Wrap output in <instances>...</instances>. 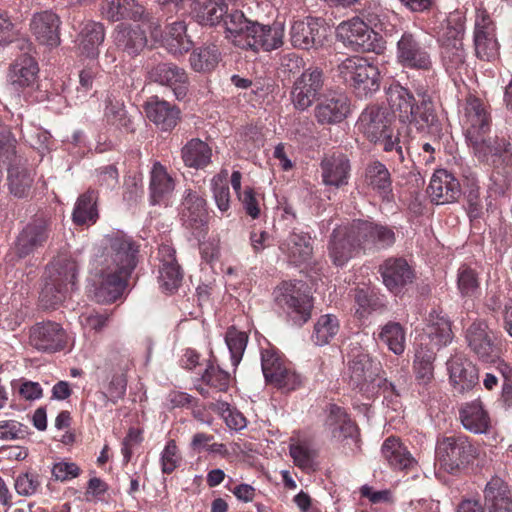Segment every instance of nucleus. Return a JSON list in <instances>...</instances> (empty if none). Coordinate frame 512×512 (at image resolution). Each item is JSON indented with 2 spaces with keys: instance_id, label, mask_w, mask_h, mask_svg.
<instances>
[{
  "instance_id": "nucleus-1",
  "label": "nucleus",
  "mask_w": 512,
  "mask_h": 512,
  "mask_svg": "<svg viewBox=\"0 0 512 512\" xmlns=\"http://www.w3.org/2000/svg\"><path fill=\"white\" fill-rule=\"evenodd\" d=\"M463 127L468 144L480 160L489 155L508 152L510 143L505 139L498 140L490 134L491 118L484 104L477 98L467 101L464 108Z\"/></svg>"
},
{
  "instance_id": "nucleus-2",
  "label": "nucleus",
  "mask_w": 512,
  "mask_h": 512,
  "mask_svg": "<svg viewBox=\"0 0 512 512\" xmlns=\"http://www.w3.org/2000/svg\"><path fill=\"white\" fill-rule=\"evenodd\" d=\"M479 451L463 434L438 438L435 448L440 467L450 474L466 469L478 457Z\"/></svg>"
},
{
  "instance_id": "nucleus-3",
  "label": "nucleus",
  "mask_w": 512,
  "mask_h": 512,
  "mask_svg": "<svg viewBox=\"0 0 512 512\" xmlns=\"http://www.w3.org/2000/svg\"><path fill=\"white\" fill-rule=\"evenodd\" d=\"M340 78L358 97H368L380 89L378 67L359 56L346 58L338 65Z\"/></svg>"
},
{
  "instance_id": "nucleus-4",
  "label": "nucleus",
  "mask_w": 512,
  "mask_h": 512,
  "mask_svg": "<svg viewBox=\"0 0 512 512\" xmlns=\"http://www.w3.org/2000/svg\"><path fill=\"white\" fill-rule=\"evenodd\" d=\"M138 253L139 245L131 237L122 232H113L104 237L102 252L97 261L133 272L138 262Z\"/></svg>"
},
{
  "instance_id": "nucleus-5",
  "label": "nucleus",
  "mask_w": 512,
  "mask_h": 512,
  "mask_svg": "<svg viewBox=\"0 0 512 512\" xmlns=\"http://www.w3.org/2000/svg\"><path fill=\"white\" fill-rule=\"evenodd\" d=\"M396 56L404 67L429 70L432 67L431 41L422 33L405 31L397 41Z\"/></svg>"
},
{
  "instance_id": "nucleus-6",
  "label": "nucleus",
  "mask_w": 512,
  "mask_h": 512,
  "mask_svg": "<svg viewBox=\"0 0 512 512\" xmlns=\"http://www.w3.org/2000/svg\"><path fill=\"white\" fill-rule=\"evenodd\" d=\"M51 220L44 214H36L21 230L15 241V252L25 258L43 247L50 237Z\"/></svg>"
},
{
  "instance_id": "nucleus-7",
  "label": "nucleus",
  "mask_w": 512,
  "mask_h": 512,
  "mask_svg": "<svg viewBox=\"0 0 512 512\" xmlns=\"http://www.w3.org/2000/svg\"><path fill=\"white\" fill-rule=\"evenodd\" d=\"M131 273L97 261L96 276L98 280L95 293L97 300L99 302L116 301L125 291Z\"/></svg>"
},
{
  "instance_id": "nucleus-8",
  "label": "nucleus",
  "mask_w": 512,
  "mask_h": 512,
  "mask_svg": "<svg viewBox=\"0 0 512 512\" xmlns=\"http://www.w3.org/2000/svg\"><path fill=\"white\" fill-rule=\"evenodd\" d=\"M349 384L361 392L375 393V382L382 372V365L368 353L359 352L349 361Z\"/></svg>"
},
{
  "instance_id": "nucleus-9",
  "label": "nucleus",
  "mask_w": 512,
  "mask_h": 512,
  "mask_svg": "<svg viewBox=\"0 0 512 512\" xmlns=\"http://www.w3.org/2000/svg\"><path fill=\"white\" fill-rule=\"evenodd\" d=\"M378 36L358 17L342 22L337 27V38L356 52L375 51Z\"/></svg>"
},
{
  "instance_id": "nucleus-10",
  "label": "nucleus",
  "mask_w": 512,
  "mask_h": 512,
  "mask_svg": "<svg viewBox=\"0 0 512 512\" xmlns=\"http://www.w3.org/2000/svg\"><path fill=\"white\" fill-rule=\"evenodd\" d=\"M357 233L352 232V223L335 228L330 235L327 250L331 262L337 267L346 265L363 249L357 240Z\"/></svg>"
},
{
  "instance_id": "nucleus-11",
  "label": "nucleus",
  "mask_w": 512,
  "mask_h": 512,
  "mask_svg": "<svg viewBox=\"0 0 512 512\" xmlns=\"http://www.w3.org/2000/svg\"><path fill=\"white\" fill-rule=\"evenodd\" d=\"M465 338L471 352L482 362L493 363L499 359L496 337L485 322H473L467 328Z\"/></svg>"
},
{
  "instance_id": "nucleus-12",
  "label": "nucleus",
  "mask_w": 512,
  "mask_h": 512,
  "mask_svg": "<svg viewBox=\"0 0 512 512\" xmlns=\"http://www.w3.org/2000/svg\"><path fill=\"white\" fill-rule=\"evenodd\" d=\"M28 343L31 347L43 353H55L66 346V333L56 322H38L29 329Z\"/></svg>"
},
{
  "instance_id": "nucleus-13",
  "label": "nucleus",
  "mask_w": 512,
  "mask_h": 512,
  "mask_svg": "<svg viewBox=\"0 0 512 512\" xmlns=\"http://www.w3.org/2000/svg\"><path fill=\"white\" fill-rule=\"evenodd\" d=\"M324 85V75L319 68L304 71L294 82L292 102L300 111L309 108L317 99Z\"/></svg>"
},
{
  "instance_id": "nucleus-14",
  "label": "nucleus",
  "mask_w": 512,
  "mask_h": 512,
  "mask_svg": "<svg viewBox=\"0 0 512 512\" xmlns=\"http://www.w3.org/2000/svg\"><path fill=\"white\" fill-rule=\"evenodd\" d=\"M181 206L180 219L183 226L196 237L204 235L208 224L206 200L197 192L187 190Z\"/></svg>"
},
{
  "instance_id": "nucleus-15",
  "label": "nucleus",
  "mask_w": 512,
  "mask_h": 512,
  "mask_svg": "<svg viewBox=\"0 0 512 512\" xmlns=\"http://www.w3.org/2000/svg\"><path fill=\"white\" fill-rule=\"evenodd\" d=\"M474 47L476 56L484 61H493L499 55L495 27L485 11L479 12L476 17Z\"/></svg>"
},
{
  "instance_id": "nucleus-16",
  "label": "nucleus",
  "mask_w": 512,
  "mask_h": 512,
  "mask_svg": "<svg viewBox=\"0 0 512 512\" xmlns=\"http://www.w3.org/2000/svg\"><path fill=\"white\" fill-rule=\"evenodd\" d=\"M148 76L152 82L169 87L177 100H183L188 93V75L173 63H159L151 67Z\"/></svg>"
},
{
  "instance_id": "nucleus-17",
  "label": "nucleus",
  "mask_w": 512,
  "mask_h": 512,
  "mask_svg": "<svg viewBox=\"0 0 512 512\" xmlns=\"http://www.w3.org/2000/svg\"><path fill=\"white\" fill-rule=\"evenodd\" d=\"M102 17L111 22L133 20L148 22L149 12L136 0H103L100 5Z\"/></svg>"
},
{
  "instance_id": "nucleus-18",
  "label": "nucleus",
  "mask_w": 512,
  "mask_h": 512,
  "mask_svg": "<svg viewBox=\"0 0 512 512\" xmlns=\"http://www.w3.org/2000/svg\"><path fill=\"white\" fill-rule=\"evenodd\" d=\"M314 308L310 287L301 279L290 285V325L302 327L312 317Z\"/></svg>"
},
{
  "instance_id": "nucleus-19",
  "label": "nucleus",
  "mask_w": 512,
  "mask_h": 512,
  "mask_svg": "<svg viewBox=\"0 0 512 512\" xmlns=\"http://www.w3.org/2000/svg\"><path fill=\"white\" fill-rule=\"evenodd\" d=\"M352 232L357 233V240L364 250L372 247L385 248L395 242V233L391 228L366 220H354Z\"/></svg>"
},
{
  "instance_id": "nucleus-20",
  "label": "nucleus",
  "mask_w": 512,
  "mask_h": 512,
  "mask_svg": "<svg viewBox=\"0 0 512 512\" xmlns=\"http://www.w3.org/2000/svg\"><path fill=\"white\" fill-rule=\"evenodd\" d=\"M450 382L458 394L473 389L479 382L478 369L462 355H455L447 362Z\"/></svg>"
},
{
  "instance_id": "nucleus-21",
  "label": "nucleus",
  "mask_w": 512,
  "mask_h": 512,
  "mask_svg": "<svg viewBox=\"0 0 512 512\" xmlns=\"http://www.w3.org/2000/svg\"><path fill=\"white\" fill-rule=\"evenodd\" d=\"M357 128L371 142L377 143L392 129L391 118L385 109L369 106L361 113L357 121Z\"/></svg>"
},
{
  "instance_id": "nucleus-22",
  "label": "nucleus",
  "mask_w": 512,
  "mask_h": 512,
  "mask_svg": "<svg viewBox=\"0 0 512 512\" xmlns=\"http://www.w3.org/2000/svg\"><path fill=\"white\" fill-rule=\"evenodd\" d=\"M453 333L449 319L441 312H430L427 323L419 336L422 345L440 349L452 341Z\"/></svg>"
},
{
  "instance_id": "nucleus-23",
  "label": "nucleus",
  "mask_w": 512,
  "mask_h": 512,
  "mask_svg": "<svg viewBox=\"0 0 512 512\" xmlns=\"http://www.w3.org/2000/svg\"><path fill=\"white\" fill-rule=\"evenodd\" d=\"M349 111L348 97L340 92H331L317 104L315 117L320 124H336L342 122Z\"/></svg>"
},
{
  "instance_id": "nucleus-24",
  "label": "nucleus",
  "mask_w": 512,
  "mask_h": 512,
  "mask_svg": "<svg viewBox=\"0 0 512 512\" xmlns=\"http://www.w3.org/2000/svg\"><path fill=\"white\" fill-rule=\"evenodd\" d=\"M60 25L58 15L52 11H43L33 15L30 29L40 44L57 47L60 44Z\"/></svg>"
},
{
  "instance_id": "nucleus-25",
  "label": "nucleus",
  "mask_w": 512,
  "mask_h": 512,
  "mask_svg": "<svg viewBox=\"0 0 512 512\" xmlns=\"http://www.w3.org/2000/svg\"><path fill=\"white\" fill-rule=\"evenodd\" d=\"M427 192L436 204L455 202L461 195L459 181L447 170H437L429 183Z\"/></svg>"
},
{
  "instance_id": "nucleus-26",
  "label": "nucleus",
  "mask_w": 512,
  "mask_h": 512,
  "mask_svg": "<svg viewBox=\"0 0 512 512\" xmlns=\"http://www.w3.org/2000/svg\"><path fill=\"white\" fill-rule=\"evenodd\" d=\"M144 108L147 118L161 131H171L180 120V109L158 96L151 97Z\"/></svg>"
},
{
  "instance_id": "nucleus-27",
  "label": "nucleus",
  "mask_w": 512,
  "mask_h": 512,
  "mask_svg": "<svg viewBox=\"0 0 512 512\" xmlns=\"http://www.w3.org/2000/svg\"><path fill=\"white\" fill-rule=\"evenodd\" d=\"M381 276L385 286L398 294L404 286L412 283L414 273L407 261L402 258H389L380 266Z\"/></svg>"
},
{
  "instance_id": "nucleus-28",
  "label": "nucleus",
  "mask_w": 512,
  "mask_h": 512,
  "mask_svg": "<svg viewBox=\"0 0 512 512\" xmlns=\"http://www.w3.org/2000/svg\"><path fill=\"white\" fill-rule=\"evenodd\" d=\"M322 179L327 186L340 188L348 184L350 176V161L339 152L326 155L321 161Z\"/></svg>"
},
{
  "instance_id": "nucleus-29",
  "label": "nucleus",
  "mask_w": 512,
  "mask_h": 512,
  "mask_svg": "<svg viewBox=\"0 0 512 512\" xmlns=\"http://www.w3.org/2000/svg\"><path fill=\"white\" fill-rule=\"evenodd\" d=\"M284 28L274 24L273 26L261 25L258 22L251 27L250 34L246 40V46L254 51L263 49L271 51L283 44Z\"/></svg>"
},
{
  "instance_id": "nucleus-30",
  "label": "nucleus",
  "mask_w": 512,
  "mask_h": 512,
  "mask_svg": "<svg viewBox=\"0 0 512 512\" xmlns=\"http://www.w3.org/2000/svg\"><path fill=\"white\" fill-rule=\"evenodd\" d=\"M261 367L267 384L277 389L287 386L288 369L284 360L274 348H267L261 351Z\"/></svg>"
},
{
  "instance_id": "nucleus-31",
  "label": "nucleus",
  "mask_w": 512,
  "mask_h": 512,
  "mask_svg": "<svg viewBox=\"0 0 512 512\" xmlns=\"http://www.w3.org/2000/svg\"><path fill=\"white\" fill-rule=\"evenodd\" d=\"M441 55L443 66L454 81L467 73L466 52L461 39L443 40Z\"/></svg>"
},
{
  "instance_id": "nucleus-32",
  "label": "nucleus",
  "mask_w": 512,
  "mask_h": 512,
  "mask_svg": "<svg viewBox=\"0 0 512 512\" xmlns=\"http://www.w3.org/2000/svg\"><path fill=\"white\" fill-rule=\"evenodd\" d=\"M113 37L115 45L130 56L138 55L147 44L146 33L138 25L118 24Z\"/></svg>"
},
{
  "instance_id": "nucleus-33",
  "label": "nucleus",
  "mask_w": 512,
  "mask_h": 512,
  "mask_svg": "<svg viewBox=\"0 0 512 512\" xmlns=\"http://www.w3.org/2000/svg\"><path fill=\"white\" fill-rule=\"evenodd\" d=\"M485 507L488 512H511L512 494L508 484L500 477H493L484 489Z\"/></svg>"
},
{
  "instance_id": "nucleus-34",
  "label": "nucleus",
  "mask_w": 512,
  "mask_h": 512,
  "mask_svg": "<svg viewBox=\"0 0 512 512\" xmlns=\"http://www.w3.org/2000/svg\"><path fill=\"white\" fill-rule=\"evenodd\" d=\"M459 419L463 427L474 434L487 433L490 428V417L482 402H467L459 409Z\"/></svg>"
},
{
  "instance_id": "nucleus-35",
  "label": "nucleus",
  "mask_w": 512,
  "mask_h": 512,
  "mask_svg": "<svg viewBox=\"0 0 512 512\" xmlns=\"http://www.w3.org/2000/svg\"><path fill=\"white\" fill-rule=\"evenodd\" d=\"M38 64L28 53L21 54L10 66L8 82L16 89L32 85L38 74Z\"/></svg>"
},
{
  "instance_id": "nucleus-36",
  "label": "nucleus",
  "mask_w": 512,
  "mask_h": 512,
  "mask_svg": "<svg viewBox=\"0 0 512 512\" xmlns=\"http://www.w3.org/2000/svg\"><path fill=\"white\" fill-rule=\"evenodd\" d=\"M48 280L73 290L78 277V265L76 261L66 254L58 255L48 268Z\"/></svg>"
},
{
  "instance_id": "nucleus-37",
  "label": "nucleus",
  "mask_w": 512,
  "mask_h": 512,
  "mask_svg": "<svg viewBox=\"0 0 512 512\" xmlns=\"http://www.w3.org/2000/svg\"><path fill=\"white\" fill-rule=\"evenodd\" d=\"M290 457L300 469L314 470L317 450L310 437L294 432V435L290 437Z\"/></svg>"
},
{
  "instance_id": "nucleus-38",
  "label": "nucleus",
  "mask_w": 512,
  "mask_h": 512,
  "mask_svg": "<svg viewBox=\"0 0 512 512\" xmlns=\"http://www.w3.org/2000/svg\"><path fill=\"white\" fill-rule=\"evenodd\" d=\"M388 104L399 120L403 123L412 115V109L416 104L414 95L398 83L391 84L386 89Z\"/></svg>"
},
{
  "instance_id": "nucleus-39",
  "label": "nucleus",
  "mask_w": 512,
  "mask_h": 512,
  "mask_svg": "<svg viewBox=\"0 0 512 512\" xmlns=\"http://www.w3.org/2000/svg\"><path fill=\"white\" fill-rule=\"evenodd\" d=\"M175 188L174 180L159 162L153 164L150 172V199L153 205L167 199Z\"/></svg>"
},
{
  "instance_id": "nucleus-40",
  "label": "nucleus",
  "mask_w": 512,
  "mask_h": 512,
  "mask_svg": "<svg viewBox=\"0 0 512 512\" xmlns=\"http://www.w3.org/2000/svg\"><path fill=\"white\" fill-rule=\"evenodd\" d=\"M326 425L336 440L353 438L358 433L357 425L348 417L346 411L337 406L330 405Z\"/></svg>"
},
{
  "instance_id": "nucleus-41",
  "label": "nucleus",
  "mask_w": 512,
  "mask_h": 512,
  "mask_svg": "<svg viewBox=\"0 0 512 512\" xmlns=\"http://www.w3.org/2000/svg\"><path fill=\"white\" fill-rule=\"evenodd\" d=\"M105 38L104 26L99 22L89 21L82 27L78 41L83 55L95 58L99 54V46Z\"/></svg>"
},
{
  "instance_id": "nucleus-42",
  "label": "nucleus",
  "mask_w": 512,
  "mask_h": 512,
  "mask_svg": "<svg viewBox=\"0 0 512 512\" xmlns=\"http://www.w3.org/2000/svg\"><path fill=\"white\" fill-rule=\"evenodd\" d=\"M381 452L389 465L395 469H409L415 463L411 453L396 437L387 438L382 445Z\"/></svg>"
},
{
  "instance_id": "nucleus-43",
  "label": "nucleus",
  "mask_w": 512,
  "mask_h": 512,
  "mask_svg": "<svg viewBox=\"0 0 512 512\" xmlns=\"http://www.w3.org/2000/svg\"><path fill=\"white\" fill-rule=\"evenodd\" d=\"M318 21L312 17L294 21L290 28V42L295 48L308 50L315 44Z\"/></svg>"
},
{
  "instance_id": "nucleus-44",
  "label": "nucleus",
  "mask_w": 512,
  "mask_h": 512,
  "mask_svg": "<svg viewBox=\"0 0 512 512\" xmlns=\"http://www.w3.org/2000/svg\"><path fill=\"white\" fill-rule=\"evenodd\" d=\"M365 178L367 184L383 199L390 200L392 196V181L390 172L384 164L375 161L366 168Z\"/></svg>"
},
{
  "instance_id": "nucleus-45",
  "label": "nucleus",
  "mask_w": 512,
  "mask_h": 512,
  "mask_svg": "<svg viewBox=\"0 0 512 512\" xmlns=\"http://www.w3.org/2000/svg\"><path fill=\"white\" fill-rule=\"evenodd\" d=\"M35 173L21 165H13L8 170V185L12 195L27 198L31 194Z\"/></svg>"
},
{
  "instance_id": "nucleus-46",
  "label": "nucleus",
  "mask_w": 512,
  "mask_h": 512,
  "mask_svg": "<svg viewBox=\"0 0 512 512\" xmlns=\"http://www.w3.org/2000/svg\"><path fill=\"white\" fill-rule=\"evenodd\" d=\"M181 156L187 167L202 169L210 163L212 151L207 143L194 138L183 146Z\"/></svg>"
},
{
  "instance_id": "nucleus-47",
  "label": "nucleus",
  "mask_w": 512,
  "mask_h": 512,
  "mask_svg": "<svg viewBox=\"0 0 512 512\" xmlns=\"http://www.w3.org/2000/svg\"><path fill=\"white\" fill-rule=\"evenodd\" d=\"M439 349L422 345L420 342L417 344L414 371L416 379L422 384H428L434 377V361L436 358V351Z\"/></svg>"
},
{
  "instance_id": "nucleus-48",
  "label": "nucleus",
  "mask_w": 512,
  "mask_h": 512,
  "mask_svg": "<svg viewBox=\"0 0 512 512\" xmlns=\"http://www.w3.org/2000/svg\"><path fill=\"white\" fill-rule=\"evenodd\" d=\"M227 3L220 0H204L195 4L194 13L197 22L201 25L214 26L223 21L227 14Z\"/></svg>"
},
{
  "instance_id": "nucleus-49",
  "label": "nucleus",
  "mask_w": 512,
  "mask_h": 512,
  "mask_svg": "<svg viewBox=\"0 0 512 512\" xmlns=\"http://www.w3.org/2000/svg\"><path fill=\"white\" fill-rule=\"evenodd\" d=\"M254 23L248 20L242 11L234 10L230 13L227 12L223 19L226 38L233 39L236 44H240L237 38L247 40Z\"/></svg>"
},
{
  "instance_id": "nucleus-50",
  "label": "nucleus",
  "mask_w": 512,
  "mask_h": 512,
  "mask_svg": "<svg viewBox=\"0 0 512 512\" xmlns=\"http://www.w3.org/2000/svg\"><path fill=\"white\" fill-rule=\"evenodd\" d=\"M96 201L97 195L92 190L80 195L73 210V221L78 225L95 223L98 218Z\"/></svg>"
},
{
  "instance_id": "nucleus-51",
  "label": "nucleus",
  "mask_w": 512,
  "mask_h": 512,
  "mask_svg": "<svg viewBox=\"0 0 512 512\" xmlns=\"http://www.w3.org/2000/svg\"><path fill=\"white\" fill-rule=\"evenodd\" d=\"M313 254L312 238L307 232L290 234V264L307 263Z\"/></svg>"
},
{
  "instance_id": "nucleus-52",
  "label": "nucleus",
  "mask_w": 512,
  "mask_h": 512,
  "mask_svg": "<svg viewBox=\"0 0 512 512\" xmlns=\"http://www.w3.org/2000/svg\"><path fill=\"white\" fill-rule=\"evenodd\" d=\"M403 123L413 125L418 131H427L437 123V116L432 102L429 99H423L420 104H415L412 109V115Z\"/></svg>"
},
{
  "instance_id": "nucleus-53",
  "label": "nucleus",
  "mask_w": 512,
  "mask_h": 512,
  "mask_svg": "<svg viewBox=\"0 0 512 512\" xmlns=\"http://www.w3.org/2000/svg\"><path fill=\"white\" fill-rule=\"evenodd\" d=\"M220 60V52L216 45H207L193 50L189 62L191 68L196 72L213 70Z\"/></svg>"
},
{
  "instance_id": "nucleus-54",
  "label": "nucleus",
  "mask_w": 512,
  "mask_h": 512,
  "mask_svg": "<svg viewBox=\"0 0 512 512\" xmlns=\"http://www.w3.org/2000/svg\"><path fill=\"white\" fill-rule=\"evenodd\" d=\"M339 328V320L335 315H322L314 325L312 341L318 346L326 345L337 335Z\"/></svg>"
},
{
  "instance_id": "nucleus-55",
  "label": "nucleus",
  "mask_w": 512,
  "mask_h": 512,
  "mask_svg": "<svg viewBox=\"0 0 512 512\" xmlns=\"http://www.w3.org/2000/svg\"><path fill=\"white\" fill-rule=\"evenodd\" d=\"M378 339L386 344L390 351L400 355L405 350V331L398 322H388L385 324L378 335Z\"/></svg>"
},
{
  "instance_id": "nucleus-56",
  "label": "nucleus",
  "mask_w": 512,
  "mask_h": 512,
  "mask_svg": "<svg viewBox=\"0 0 512 512\" xmlns=\"http://www.w3.org/2000/svg\"><path fill=\"white\" fill-rule=\"evenodd\" d=\"M105 104L104 116L106 121L117 128L129 129L131 120L127 115L123 102L113 96H108Z\"/></svg>"
},
{
  "instance_id": "nucleus-57",
  "label": "nucleus",
  "mask_w": 512,
  "mask_h": 512,
  "mask_svg": "<svg viewBox=\"0 0 512 512\" xmlns=\"http://www.w3.org/2000/svg\"><path fill=\"white\" fill-rule=\"evenodd\" d=\"M225 342L230 352L231 363L234 367H237L246 349L248 335L235 328H230L226 332Z\"/></svg>"
},
{
  "instance_id": "nucleus-58",
  "label": "nucleus",
  "mask_w": 512,
  "mask_h": 512,
  "mask_svg": "<svg viewBox=\"0 0 512 512\" xmlns=\"http://www.w3.org/2000/svg\"><path fill=\"white\" fill-rule=\"evenodd\" d=\"M69 291L67 287L48 280L41 291L40 302L45 308H55L64 301Z\"/></svg>"
},
{
  "instance_id": "nucleus-59",
  "label": "nucleus",
  "mask_w": 512,
  "mask_h": 512,
  "mask_svg": "<svg viewBox=\"0 0 512 512\" xmlns=\"http://www.w3.org/2000/svg\"><path fill=\"white\" fill-rule=\"evenodd\" d=\"M202 381L219 392H225L230 385V374L219 366L209 364L201 377Z\"/></svg>"
},
{
  "instance_id": "nucleus-60",
  "label": "nucleus",
  "mask_w": 512,
  "mask_h": 512,
  "mask_svg": "<svg viewBox=\"0 0 512 512\" xmlns=\"http://www.w3.org/2000/svg\"><path fill=\"white\" fill-rule=\"evenodd\" d=\"M457 286L462 296L472 297L479 289V279L475 270L461 266L458 270Z\"/></svg>"
},
{
  "instance_id": "nucleus-61",
  "label": "nucleus",
  "mask_w": 512,
  "mask_h": 512,
  "mask_svg": "<svg viewBox=\"0 0 512 512\" xmlns=\"http://www.w3.org/2000/svg\"><path fill=\"white\" fill-rule=\"evenodd\" d=\"M159 273V283L164 291L172 293L178 289L183 278L179 265L160 267Z\"/></svg>"
},
{
  "instance_id": "nucleus-62",
  "label": "nucleus",
  "mask_w": 512,
  "mask_h": 512,
  "mask_svg": "<svg viewBox=\"0 0 512 512\" xmlns=\"http://www.w3.org/2000/svg\"><path fill=\"white\" fill-rule=\"evenodd\" d=\"M40 486V477L34 472H26L18 475L14 483L16 492L26 497L34 495Z\"/></svg>"
},
{
  "instance_id": "nucleus-63",
  "label": "nucleus",
  "mask_w": 512,
  "mask_h": 512,
  "mask_svg": "<svg viewBox=\"0 0 512 512\" xmlns=\"http://www.w3.org/2000/svg\"><path fill=\"white\" fill-rule=\"evenodd\" d=\"M213 198L220 212L226 213L230 209V189L220 176L212 179Z\"/></svg>"
},
{
  "instance_id": "nucleus-64",
  "label": "nucleus",
  "mask_w": 512,
  "mask_h": 512,
  "mask_svg": "<svg viewBox=\"0 0 512 512\" xmlns=\"http://www.w3.org/2000/svg\"><path fill=\"white\" fill-rule=\"evenodd\" d=\"M181 456L179 454L176 442L169 440L161 453V469L165 474H171L180 464Z\"/></svg>"
}]
</instances>
